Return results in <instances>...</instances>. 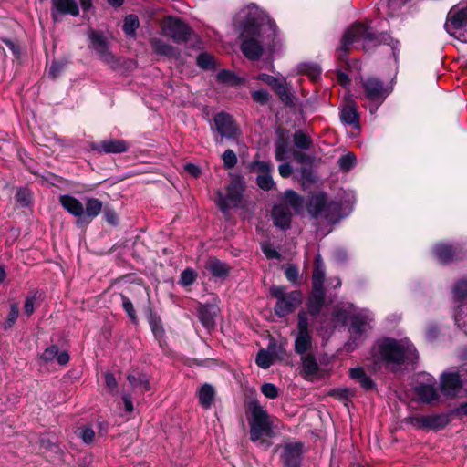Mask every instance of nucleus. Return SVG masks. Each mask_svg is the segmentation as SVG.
I'll return each instance as SVG.
<instances>
[{"instance_id": "f257e3e1", "label": "nucleus", "mask_w": 467, "mask_h": 467, "mask_svg": "<svg viewBox=\"0 0 467 467\" xmlns=\"http://www.w3.org/2000/svg\"><path fill=\"white\" fill-rule=\"evenodd\" d=\"M245 38L241 44L243 54L250 60H257L264 47L271 53L280 47L277 26L268 17H248L244 25Z\"/></svg>"}, {"instance_id": "f03ea898", "label": "nucleus", "mask_w": 467, "mask_h": 467, "mask_svg": "<svg viewBox=\"0 0 467 467\" xmlns=\"http://www.w3.org/2000/svg\"><path fill=\"white\" fill-rule=\"evenodd\" d=\"M247 420L250 427V440L267 449L270 442L263 437L275 436V417L268 413L257 399H252L247 403Z\"/></svg>"}, {"instance_id": "7ed1b4c3", "label": "nucleus", "mask_w": 467, "mask_h": 467, "mask_svg": "<svg viewBox=\"0 0 467 467\" xmlns=\"http://www.w3.org/2000/svg\"><path fill=\"white\" fill-rule=\"evenodd\" d=\"M363 41L364 48L367 46L371 45H379V44H389L392 45L393 55L396 56V49L399 44L398 41H395L393 44L392 37L387 33L375 34L373 33L368 25L362 23L354 24L344 33L341 45L337 50V57L345 61L347 55L349 50V46L355 42Z\"/></svg>"}, {"instance_id": "20e7f679", "label": "nucleus", "mask_w": 467, "mask_h": 467, "mask_svg": "<svg viewBox=\"0 0 467 467\" xmlns=\"http://www.w3.org/2000/svg\"><path fill=\"white\" fill-rule=\"evenodd\" d=\"M379 356L394 368L403 364H413L419 358L412 344L393 338H385L379 344Z\"/></svg>"}, {"instance_id": "39448f33", "label": "nucleus", "mask_w": 467, "mask_h": 467, "mask_svg": "<svg viewBox=\"0 0 467 467\" xmlns=\"http://www.w3.org/2000/svg\"><path fill=\"white\" fill-rule=\"evenodd\" d=\"M306 209L313 218H324L330 223H336L344 216L341 202L329 201L327 195L323 192L311 196Z\"/></svg>"}, {"instance_id": "423d86ee", "label": "nucleus", "mask_w": 467, "mask_h": 467, "mask_svg": "<svg viewBox=\"0 0 467 467\" xmlns=\"http://www.w3.org/2000/svg\"><path fill=\"white\" fill-rule=\"evenodd\" d=\"M444 28L451 36L467 43V0H462L450 9Z\"/></svg>"}, {"instance_id": "0eeeda50", "label": "nucleus", "mask_w": 467, "mask_h": 467, "mask_svg": "<svg viewBox=\"0 0 467 467\" xmlns=\"http://www.w3.org/2000/svg\"><path fill=\"white\" fill-rule=\"evenodd\" d=\"M373 314L369 310L363 309L353 314L349 318V339L346 344L348 351L355 350L363 341L368 330L371 328Z\"/></svg>"}, {"instance_id": "6e6552de", "label": "nucleus", "mask_w": 467, "mask_h": 467, "mask_svg": "<svg viewBox=\"0 0 467 467\" xmlns=\"http://www.w3.org/2000/svg\"><path fill=\"white\" fill-rule=\"evenodd\" d=\"M270 294L276 299L274 311L278 317H285L293 313L303 301V295L300 291L286 292L284 286H272Z\"/></svg>"}, {"instance_id": "1a4fd4ad", "label": "nucleus", "mask_w": 467, "mask_h": 467, "mask_svg": "<svg viewBox=\"0 0 467 467\" xmlns=\"http://www.w3.org/2000/svg\"><path fill=\"white\" fill-rule=\"evenodd\" d=\"M360 83L364 99L369 102V111L374 114L392 89L376 77L362 78Z\"/></svg>"}, {"instance_id": "9d476101", "label": "nucleus", "mask_w": 467, "mask_h": 467, "mask_svg": "<svg viewBox=\"0 0 467 467\" xmlns=\"http://www.w3.org/2000/svg\"><path fill=\"white\" fill-rule=\"evenodd\" d=\"M244 182L239 176L234 177L225 188V193L218 190L216 204L223 213H227L230 209L238 207L243 199Z\"/></svg>"}, {"instance_id": "9b49d317", "label": "nucleus", "mask_w": 467, "mask_h": 467, "mask_svg": "<svg viewBox=\"0 0 467 467\" xmlns=\"http://www.w3.org/2000/svg\"><path fill=\"white\" fill-rule=\"evenodd\" d=\"M452 294L458 303L454 313L455 323L467 335V280H459L453 286Z\"/></svg>"}, {"instance_id": "f8f14e48", "label": "nucleus", "mask_w": 467, "mask_h": 467, "mask_svg": "<svg viewBox=\"0 0 467 467\" xmlns=\"http://www.w3.org/2000/svg\"><path fill=\"white\" fill-rule=\"evenodd\" d=\"M162 34L171 37L174 42L185 43L191 38L192 30L182 20L168 16L161 23Z\"/></svg>"}, {"instance_id": "ddd939ff", "label": "nucleus", "mask_w": 467, "mask_h": 467, "mask_svg": "<svg viewBox=\"0 0 467 467\" xmlns=\"http://www.w3.org/2000/svg\"><path fill=\"white\" fill-rule=\"evenodd\" d=\"M463 368L445 371L441 375L440 389L447 398H455L461 392L465 379H463Z\"/></svg>"}, {"instance_id": "4468645a", "label": "nucleus", "mask_w": 467, "mask_h": 467, "mask_svg": "<svg viewBox=\"0 0 467 467\" xmlns=\"http://www.w3.org/2000/svg\"><path fill=\"white\" fill-rule=\"evenodd\" d=\"M89 47L96 51L101 60L108 64L116 62L114 55L109 50V43L100 32L90 29L88 32Z\"/></svg>"}, {"instance_id": "2eb2a0df", "label": "nucleus", "mask_w": 467, "mask_h": 467, "mask_svg": "<svg viewBox=\"0 0 467 467\" xmlns=\"http://www.w3.org/2000/svg\"><path fill=\"white\" fill-rule=\"evenodd\" d=\"M303 453L304 444L302 442L285 443L281 453L284 467H301Z\"/></svg>"}, {"instance_id": "dca6fc26", "label": "nucleus", "mask_w": 467, "mask_h": 467, "mask_svg": "<svg viewBox=\"0 0 467 467\" xmlns=\"http://www.w3.org/2000/svg\"><path fill=\"white\" fill-rule=\"evenodd\" d=\"M51 18L54 22L60 21L61 15L78 16L79 7L76 0H51Z\"/></svg>"}, {"instance_id": "f3484780", "label": "nucleus", "mask_w": 467, "mask_h": 467, "mask_svg": "<svg viewBox=\"0 0 467 467\" xmlns=\"http://www.w3.org/2000/svg\"><path fill=\"white\" fill-rule=\"evenodd\" d=\"M213 120L218 133L223 137L233 139L236 136L238 128L230 114L225 112L217 113Z\"/></svg>"}, {"instance_id": "a211bd4d", "label": "nucleus", "mask_w": 467, "mask_h": 467, "mask_svg": "<svg viewBox=\"0 0 467 467\" xmlns=\"http://www.w3.org/2000/svg\"><path fill=\"white\" fill-rule=\"evenodd\" d=\"M91 149L99 153L118 154L126 152L129 149L128 143L123 140L109 139L91 144Z\"/></svg>"}, {"instance_id": "6ab92c4d", "label": "nucleus", "mask_w": 467, "mask_h": 467, "mask_svg": "<svg viewBox=\"0 0 467 467\" xmlns=\"http://www.w3.org/2000/svg\"><path fill=\"white\" fill-rule=\"evenodd\" d=\"M339 118L344 125L353 129H360V116L358 111L357 104L353 101H348L340 108Z\"/></svg>"}, {"instance_id": "aec40b11", "label": "nucleus", "mask_w": 467, "mask_h": 467, "mask_svg": "<svg viewBox=\"0 0 467 467\" xmlns=\"http://www.w3.org/2000/svg\"><path fill=\"white\" fill-rule=\"evenodd\" d=\"M274 225L285 231L290 227L292 213L285 204L275 205L272 210Z\"/></svg>"}, {"instance_id": "412c9836", "label": "nucleus", "mask_w": 467, "mask_h": 467, "mask_svg": "<svg viewBox=\"0 0 467 467\" xmlns=\"http://www.w3.org/2000/svg\"><path fill=\"white\" fill-rule=\"evenodd\" d=\"M415 393L423 403H434L440 400V394L435 383H420L415 387Z\"/></svg>"}, {"instance_id": "4be33fe9", "label": "nucleus", "mask_w": 467, "mask_h": 467, "mask_svg": "<svg viewBox=\"0 0 467 467\" xmlns=\"http://www.w3.org/2000/svg\"><path fill=\"white\" fill-rule=\"evenodd\" d=\"M61 206L70 214L76 217H82L84 215V206L82 202L69 194H64L59 197Z\"/></svg>"}, {"instance_id": "5701e85b", "label": "nucleus", "mask_w": 467, "mask_h": 467, "mask_svg": "<svg viewBox=\"0 0 467 467\" xmlns=\"http://www.w3.org/2000/svg\"><path fill=\"white\" fill-rule=\"evenodd\" d=\"M456 247L439 244L434 247V254L441 264H448L458 258Z\"/></svg>"}, {"instance_id": "b1692460", "label": "nucleus", "mask_w": 467, "mask_h": 467, "mask_svg": "<svg viewBox=\"0 0 467 467\" xmlns=\"http://www.w3.org/2000/svg\"><path fill=\"white\" fill-rule=\"evenodd\" d=\"M301 375L304 379L311 380L319 371V366L313 355H303Z\"/></svg>"}, {"instance_id": "393cba45", "label": "nucleus", "mask_w": 467, "mask_h": 467, "mask_svg": "<svg viewBox=\"0 0 467 467\" xmlns=\"http://www.w3.org/2000/svg\"><path fill=\"white\" fill-rule=\"evenodd\" d=\"M325 303L324 290L312 289L307 302V309L310 315L316 317L321 311Z\"/></svg>"}, {"instance_id": "a878e982", "label": "nucleus", "mask_w": 467, "mask_h": 467, "mask_svg": "<svg viewBox=\"0 0 467 467\" xmlns=\"http://www.w3.org/2000/svg\"><path fill=\"white\" fill-rule=\"evenodd\" d=\"M349 377L357 380L365 390H372L376 388L373 379L367 375L363 368L357 367L349 370Z\"/></svg>"}, {"instance_id": "bb28decb", "label": "nucleus", "mask_w": 467, "mask_h": 467, "mask_svg": "<svg viewBox=\"0 0 467 467\" xmlns=\"http://www.w3.org/2000/svg\"><path fill=\"white\" fill-rule=\"evenodd\" d=\"M215 315V306H213L201 305L198 307V317L202 325L207 329H211L214 327Z\"/></svg>"}, {"instance_id": "cd10ccee", "label": "nucleus", "mask_w": 467, "mask_h": 467, "mask_svg": "<svg viewBox=\"0 0 467 467\" xmlns=\"http://www.w3.org/2000/svg\"><path fill=\"white\" fill-rule=\"evenodd\" d=\"M205 269L214 277H225L229 273L227 265L216 258H209L205 263Z\"/></svg>"}, {"instance_id": "c85d7f7f", "label": "nucleus", "mask_w": 467, "mask_h": 467, "mask_svg": "<svg viewBox=\"0 0 467 467\" xmlns=\"http://www.w3.org/2000/svg\"><path fill=\"white\" fill-rule=\"evenodd\" d=\"M214 395L215 390L212 385L208 383L202 385L198 392V398L201 406L206 410L211 408L214 400Z\"/></svg>"}, {"instance_id": "c756f323", "label": "nucleus", "mask_w": 467, "mask_h": 467, "mask_svg": "<svg viewBox=\"0 0 467 467\" xmlns=\"http://www.w3.org/2000/svg\"><path fill=\"white\" fill-rule=\"evenodd\" d=\"M324 279H325V268L320 260V256L318 255L316 258L315 267L313 269V274H312V289L324 290L323 289Z\"/></svg>"}, {"instance_id": "7c9ffc66", "label": "nucleus", "mask_w": 467, "mask_h": 467, "mask_svg": "<svg viewBox=\"0 0 467 467\" xmlns=\"http://www.w3.org/2000/svg\"><path fill=\"white\" fill-rule=\"evenodd\" d=\"M312 348V337L310 333L297 332L295 340V351L303 356Z\"/></svg>"}, {"instance_id": "2f4dec72", "label": "nucleus", "mask_w": 467, "mask_h": 467, "mask_svg": "<svg viewBox=\"0 0 467 467\" xmlns=\"http://www.w3.org/2000/svg\"><path fill=\"white\" fill-rule=\"evenodd\" d=\"M293 142L295 147L301 150H309L313 146L312 138L301 130L293 134Z\"/></svg>"}, {"instance_id": "473e14b6", "label": "nucleus", "mask_w": 467, "mask_h": 467, "mask_svg": "<svg viewBox=\"0 0 467 467\" xmlns=\"http://www.w3.org/2000/svg\"><path fill=\"white\" fill-rule=\"evenodd\" d=\"M102 202L96 198H88L84 208V215L88 218L97 217L102 211Z\"/></svg>"}, {"instance_id": "72a5a7b5", "label": "nucleus", "mask_w": 467, "mask_h": 467, "mask_svg": "<svg viewBox=\"0 0 467 467\" xmlns=\"http://www.w3.org/2000/svg\"><path fill=\"white\" fill-rule=\"evenodd\" d=\"M273 90L285 105L291 106L293 104L291 87L288 84L280 81Z\"/></svg>"}, {"instance_id": "f704fd0d", "label": "nucleus", "mask_w": 467, "mask_h": 467, "mask_svg": "<svg viewBox=\"0 0 467 467\" xmlns=\"http://www.w3.org/2000/svg\"><path fill=\"white\" fill-rule=\"evenodd\" d=\"M275 157L278 161L288 158V143L284 137H280L275 143Z\"/></svg>"}, {"instance_id": "c9c22d12", "label": "nucleus", "mask_w": 467, "mask_h": 467, "mask_svg": "<svg viewBox=\"0 0 467 467\" xmlns=\"http://www.w3.org/2000/svg\"><path fill=\"white\" fill-rule=\"evenodd\" d=\"M151 47L155 53L161 56H172L174 49L173 47L164 41L153 38L150 42Z\"/></svg>"}, {"instance_id": "e433bc0d", "label": "nucleus", "mask_w": 467, "mask_h": 467, "mask_svg": "<svg viewBox=\"0 0 467 467\" xmlns=\"http://www.w3.org/2000/svg\"><path fill=\"white\" fill-rule=\"evenodd\" d=\"M448 418L445 415H426L427 429H442L448 423Z\"/></svg>"}, {"instance_id": "4c0bfd02", "label": "nucleus", "mask_w": 467, "mask_h": 467, "mask_svg": "<svg viewBox=\"0 0 467 467\" xmlns=\"http://www.w3.org/2000/svg\"><path fill=\"white\" fill-rule=\"evenodd\" d=\"M140 26L139 18L135 15H128L122 26L124 33L129 36H133Z\"/></svg>"}, {"instance_id": "58836bf2", "label": "nucleus", "mask_w": 467, "mask_h": 467, "mask_svg": "<svg viewBox=\"0 0 467 467\" xmlns=\"http://www.w3.org/2000/svg\"><path fill=\"white\" fill-rule=\"evenodd\" d=\"M285 199L296 212H299L302 209L304 200L295 191L286 190L285 192Z\"/></svg>"}, {"instance_id": "ea45409f", "label": "nucleus", "mask_w": 467, "mask_h": 467, "mask_svg": "<svg viewBox=\"0 0 467 467\" xmlns=\"http://www.w3.org/2000/svg\"><path fill=\"white\" fill-rule=\"evenodd\" d=\"M250 171L256 172L257 174H265L272 172L274 166L270 161H254L249 165Z\"/></svg>"}, {"instance_id": "a19ab883", "label": "nucleus", "mask_w": 467, "mask_h": 467, "mask_svg": "<svg viewBox=\"0 0 467 467\" xmlns=\"http://www.w3.org/2000/svg\"><path fill=\"white\" fill-rule=\"evenodd\" d=\"M272 172L265 174H258L256 177V184L263 191H270L275 187V182L271 175Z\"/></svg>"}, {"instance_id": "79ce46f5", "label": "nucleus", "mask_w": 467, "mask_h": 467, "mask_svg": "<svg viewBox=\"0 0 467 467\" xmlns=\"http://www.w3.org/2000/svg\"><path fill=\"white\" fill-rule=\"evenodd\" d=\"M255 363L257 364L258 367L264 369L270 368V366L273 363L271 354H269V352L265 349L259 350L255 358Z\"/></svg>"}, {"instance_id": "37998d69", "label": "nucleus", "mask_w": 467, "mask_h": 467, "mask_svg": "<svg viewBox=\"0 0 467 467\" xmlns=\"http://www.w3.org/2000/svg\"><path fill=\"white\" fill-rule=\"evenodd\" d=\"M19 315V307L16 303H13L10 306V311L7 316L6 320L3 323V328L5 330H8L13 327V325L16 323L17 317Z\"/></svg>"}, {"instance_id": "c03bdc74", "label": "nucleus", "mask_w": 467, "mask_h": 467, "mask_svg": "<svg viewBox=\"0 0 467 467\" xmlns=\"http://www.w3.org/2000/svg\"><path fill=\"white\" fill-rule=\"evenodd\" d=\"M337 163H338L339 168L342 171H348L356 164V156L353 153H351V152H349L348 154H345V155H342L338 159Z\"/></svg>"}, {"instance_id": "a18cd8bd", "label": "nucleus", "mask_w": 467, "mask_h": 467, "mask_svg": "<svg viewBox=\"0 0 467 467\" xmlns=\"http://www.w3.org/2000/svg\"><path fill=\"white\" fill-rule=\"evenodd\" d=\"M355 391L349 388H338L331 390L330 395L341 401H348L353 397Z\"/></svg>"}, {"instance_id": "49530a36", "label": "nucleus", "mask_w": 467, "mask_h": 467, "mask_svg": "<svg viewBox=\"0 0 467 467\" xmlns=\"http://www.w3.org/2000/svg\"><path fill=\"white\" fill-rule=\"evenodd\" d=\"M197 65L202 69L214 68V57L208 53H201L197 57Z\"/></svg>"}, {"instance_id": "de8ad7c7", "label": "nucleus", "mask_w": 467, "mask_h": 467, "mask_svg": "<svg viewBox=\"0 0 467 467\" xmlns=\"http://www.w3.org/2000/svg\"><path fill=\"white\" fill-rule=\"evenodd\" d=\"M196 277L197 275L194 270L186 268L181 274L180 284L183 286H189L195 282Z\"/></svg>"}, {"instance_id": "09e8293b", "label": "nucleus", "mask_w": 467, "mask_h": 467, "mask_svg": "<svg viewBox=\"0 0 467 467\" xmlns=\"http://www.w3.org/2000/svg\"><path fill=\"white\" fill-rule=\"evenodd\" d=\"M16 200L23 207H26L31 202V194L28 189L19 188L16 193Z\"/></svg>"}, {"instance_id": "8fccbe9b", "label": "nucleus", "mask_w": 467, "mask_h": 467, "mask_svg": "<svg viewBox=\"0 0 467 467\" xmlns=\"http://www.w3.org/2000/svg\"><path fill=\"white\" fill-rule=\"evenodd\" d=\"M301 71L308 75L313 81H316L321 75V67L317 65H302Z\"/></svg>"}, {"instance_id": "3c124183", "label": "nucleus", "mask_w": 467, "mask_h": 467, "mask_svg": "<svg viewBox=\"0 0 467 467\" xmlns=\"http://www.w3.org/2000/svg\"><path fill=\"white\" fill-rule=\"evenodd\" d=\"M78 435L86 444H89L94 441L95 431L91 427H81L78 429Z\"/></svg>"}, {"instance_id": "603ef678", "label": "nucleus", "mask_w": 467, "mask_h": 467, "mask_svg": "<svg viewBox=\"0 0 467 467\" xmlns=\"http://www.w3.org/2000/svg\"><path fill=\"white\" fill-rule=\"evenodd\" d=\"M223 166L226 169L234 168L237 163V157L233 150H226L223 154Z\"/></svg>"}, {"instance_id": "864d4df0", "label": "nucleus", "mask_w": 467, "mask_h": 467, "mask_svg": "<svg viewBox=\"0 0 467 467\" xmlns=\"http://www.w3.org/2000/svg\"><path fill=\"white\" fill-rule=\"evenodd\" d=\"M261 392L268 399L274 400L278 397L279 389L272 383H264L261 386Z\"/></svg>"}, {"instance_id": "5fc2aeb1", "label": "nucleus", "mask_w": 467, "mask_h": 467, "mask_svg": "<svg viewBox=\"0 0 467 467\" xmlns=\"http://www.w3.org/2000/svg\"><path fill=\"white\" fill-rule=\"evenodd\" d=\"M57 351L58 347L52 345L45 349L40 358L46 363L53 361L55 358H57Z\"/></svg>"}, {"instance_id": "6e6d98bb", "label": "nucleus", "mask_w": 467, "mask_h": 467, "mask_svg": "<svg viewBox=\"0 0 467 467\" xmlns=\"http://www.w3.org/2000/svg\"><path fill=\"white\" fill-rule=\"evenodd\" d=\"M120 297H121V303H122L123 309L126 311V313L128 314L129 317L131 320H135L136 319V312L133 307L132 302L126 296H124L122 294L120 295Z\"/></svg>"}, {"instance_id": "4d7b16f0", "label": "nucleus", "mask_w": 467, "mask_h": 467, "mask_svg": "<svg viewBox=\"0 0 467 467\" xmlns=\"http://www.w3.org/2000/svg\"><path fill=\"white\" fill-rule=\"evenodd\" d=\"M262 251L267 259H277L281 258V254L275 249L270 244H263Z\"/></svg>"}, {"instance_id": "13d9d810", "label": "nucleus", "mask_w": 467, "mask_h": 467, "mask_svg": "<svg viewBox=\"0 0 467 467\" xmlns=\"http://www.w3.org/2000/svg\"><path fill=\"white\" fill-rule=\"evenodd\" d=\"M298 332H305V333H310L309 332V321L307 317V314L305 311H300L298 313Z\"/></svg>"}, {"instance_id": "bf43d9fd", "label": "nucleus", "mask_w": 467, "mask_h": 467, "mask_svg": "<svg viewBox=\"0 0 467 467\" xmlns=\"http://www.w3.org/2000/svg\"><path fill=\"white\" fill-rule=\"evenodd\" d=\"M252 99L262 105L266 104L269 100V93L265 89H259L252 92Z\"/></svg>"}, {"instance_id": "052dcab7", "label": "nucleus", "mask_w": 467, "mask_h": 467, "mask_svg": "<svg viewBox=\"0 0 467 467\" xmlns=\"http://www.w3.org/2000/svg\"><path fill=\"white\" fill-rule=\"evenodd\" d=\"M150 328L155 337H161L164 334V329L161 326V319L158 317H151L150 320Z\"/></svg>"}, {"instance_id": "680f3d73", "label": "nucleus", "mask_w": 467, "mask_h": 467, "mask_svg": "<svg viewBox=\"0 0 467 467\" xmlns=\"http://www.w3.org/2000/svg\"><path fill=\"white\" fill-rule=\"evenodd\" d=\"M66 63L64 61H54L48 71V75L52 78H57L60 72L64 69Z\"/></svg>"}, {"instance_id": "e2e57ef3", "label": "nucleus", "mask_w": 467, "mask_h": 467, "mask_svg": "<svg viewBox=\"0 0 467 467\" xmlns=\"http://www.w3.org/2000/svg\"><path fill=\"white\" fill-rule=\"evenodd\" d=\"M256 79L260 80V81H263L265 83H266L267 85H269L272 88H274L279 82L280 80L278 78H276L274 76H271V75H268L266 73H261L259 74L257 77H256Z\"/></svg>"}, {"instance_id": "0e129e2a", "label": "nucleus", "mask_w": 467, "mask_h": 467, "mask_svg": "<svg viewBox=\"0 0 467 467\" xmlns=\"http://www.w3.org/2000/svg\"><path fill=\"white\" fill-rule=\"evenodd\" d=\"M285 274L287 280L292 283H296L298 279V269L294 265H288L285 271Z\"/></svg>"}, {"instance_id": "69168bd1", "label": "nucleus", "mask_w": 467, "mask_h": 467, "mask_svg": "<svg viewBox=\"0 0 467 467\" xmlns=\"http://www.w3.org/2000/svg\"><path fill=\"white\" fill-rule=\"evenodd\" d=\"M426 415H416L409 418V422L419 429L427 428Z\"/></svg>"}, {"instance_id": "338daca9", "label": "nucleus", "mask_w": 467, "mask_h": 467, "mask_svg": "<svg viewBox=\"0 0 467 467\" xmlns=\"http://www.w3.org/2000/svg\"><path fill=\"white\" fill-rule=\"evenodd\" d=\"M217 78L223 83H230L235 80V75L229 70H222L218 73Z\"/></svg>"}, {"instance_id": "774afa93", "label": "nucleus", "mask_w": 467, "mask_h": 467, "mask_svg": "<svg viewBox=\"0 0 467 467\" xmlns=\"http://www.w3.org/2000/svg\"><path fill=\"white\" fill-rule=\"evenodd\" d=\"M35 302H36V296L26 297L25 301V313L29 317L31 316L35 311Z\"/></svg>"}]
</instances>
